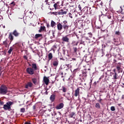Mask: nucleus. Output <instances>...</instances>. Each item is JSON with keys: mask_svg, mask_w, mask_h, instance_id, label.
Instances as JSON below:
<instances>
[{"mask_svg": "<svg viewBox=\"0 0 124 124\" xmlns=\"http://www.w3.org/2000/svg\"><path fill=\"white\" fill-rule=\"evenodd\" d=\"M102 16H106V17H107L108 19H111V14L109 13H107L106 14H104L102 12Z\"/></svg>", "mask_w": 124, "mask_h": 124, "instance_id": "obj_14", "label": "nucleus"}, {"mask_svg": "<svg viewBox=\"0 0 124 124\" xmlns=\"http://www.w3.org/2000/svg\"><path fill=\"white\" fill-rule=\"evenodd\" d=\"M4 102L3 101H0V106L4 105Z\"/></svg>", "mask_w": 124, "mask_h": 124, "instance_id": "obj_45", "label": "nucleus"}, {"mask_svg": "<svg viewBox=\"0 0 124 124\" xmlns=\"http://www.w3.org/2000/svg\"><path fill=\"white\" fill-rule=\"evenodd\" d=\"M24 124H31V123L30 122H26L24 123Z\"/></svg>", "mask_w": 124, "mask_h": 124, "instance_id": "obj_50", "label": "nucleus"}, {"mask_svg": "<svg viewBox=\"0 0 124 124\" xmlns=\"http://www.w3.org/2000/svg\"><path fill=\"white\" fill-rule=\"evenodd\" d=\"M54 10V8H50V10Z\"/></svg>", "mask_w": 124, "mask_h": 124, "instance_id": "obj_62", "label": "nucleus"}, {"mask_svg": "<svg viewBox=\"0 0 124 124\" xmlns=\"http://www.w3.org/2000/svg\"><path fill=\"white\" fill-rule=\"evenodd\" d=\"M3 44L5 46L7 47L8 44L7 41H4L3 42Z\"/></svg>", "mask_w": 124, "mask_h": 124, "instance_id": "obj_35", "label": "nucleus"}, {"mask_svg": "<svg viewBox=\"0 0 124 124\" xmlns=\"http://www.w3.org/2000/svg\"><path fill=\"white\" fill-rule=\"evenodd\" d=\"M116 69L118 71V73H122L123 72V69L121 68V66L120 65L116 66Z\"/></svg>", "mask_w": 124, "mask_h": 124, "instance_id": "obj_19", "label": "nucleus"}, {"mask_svg": "<svg viewBox=\"0 0 124 124\" xmlns=\"http://www.w3.org/2000/svg\"><path fill=\"white\" fill-rule=\"evenodd\" d=\"M30 14H31V16H33L34 15V13H33V12H31V11H30Z\"/></svg>", "mask_w": 124, "mask_h": 124, "instance_id": "obj_48", "label": "nucleus"}, {"mask_svg": "<svg viewBox=\"0 0 124 124\" xmlns=\"http://www.w3.org/2000/svg\"><path fill=\"white\" fill-rule=\"evenodd\" d=\"M102 48H105V47H106V46L105 45H102Z\"/></svg>", "mask_w": 124, "mask_h": 124, "instance_id": "obj_51", "label": "nucleus"}, {"mask_svg": "<svg viewBox=\"0 0 124 124\" xmlns=\"http://www.w3.org/2000/svg\"><path fill=\"white\" fill-rule=\"evenodd\" d=\"M78 45V42L76 43L75 42H74L73 44H72V46H73V47H74L75 46H77Z\"/></svg>", "mask_w": 124, "mask_h": 124, "instance_id": "obj_36", "label": "nucleus"}, {"mask_svg": "<svg viewBox=\"0 0 124 124\" xmlns=\"http://www.w3.org/2000/svg\"><path fill=\"white\" fill-rule=\"evenodd\" d=\"M46 94H48V91H47V90H46V92H45Z\"/></svg>", "mask_w": 124, "mask_h": 124, "instance_id": "obj_56", "label": "nucleus"}, {"mask_svg": "<svg viewBox=\"0 0 124 124\" xmlns=\"http://www.w3.org/2000/svg\"><path fill=\"white\" fill-rule=\"evenodd\" d=\"M12 33L16 37H18V36H19V35H20V33L19 32H18V31H17L16 30H14Z\"/></svg>", "mask_w": 124, "mask_h": 124, "instance_id": "obj_15", "label": "nucleus"}, {"mask_svg": "<svg viewBox=\"0 0 124 124\" xmlns=\"http://www.w3.org/2000/svg\"><path fill=\"white\" fill-rule=\"evenodd\" d=\"M32 83L31 82H28L25 86V89H29V88H31L33 86Z\"/></svg>", "mask_w": 124, "mask_h": 124, "instance_id": "obj_9", "label": "nucleus"}, {"mask_svg": "<svg viewBox=\"0 0 124 124\" xmlns=\"http://www.w3.org/2000/svg\"><path fill=\"white\" fill-rule=\"evenodd\" d=\"M72 61H76V58H72Z\"/></svg>", "mask_w": 124, "mask_h": 124, "instance_id": "obj_58", "label": "nucleus"}, {"mask_svg": "<svg viewBox=\"0 0 124 124\" xmlns=\"http://www.w3.org/2000/svg\"><path fill=\"white\" fill-rule=\"evenodd\" d=\"M122 99H124V95L122 96Z\"/></svg>", "mask_w": 124, "mask_h": 124, "instance_id": "obj_64", "label": "nucleus"}, {"mask_svg": "<svg viewBox=\"0 0 124 124\" xmlns=\"http://www.w3.org/2000/svg\"><path fill=\"white\" fill-rule=\"evenodd\" d=\"M80 92V88H78L77 90L75 91V96L77 97V96H78L79 95Z\"/></svg>", "mask_w": 124, "mask_h": 124, "instance_id": "obj_16", "label": "nucleus"}, {"mask_svg": "<svg viewBox=\"0 0 124 124\" xmlns=\"http://www.w3.org/2000/svg\"><path fill=\"white\" fill-rule=\"evenodd\" d=\"M12 51H13V47H10L9 50L8 51V54H11V52H12Z\"/></svg>", "mask_w": 124, "mask_h": 124, "instance_id": "obj_33", "label": "nucleus"}, {"mask_svg": "<svg viewBox=\"0 0 124 124\" xmlns=\"http://www.w3.org/2000/svg\"><path fill=\"white\" fill-rule=\"evenodd\" d=\"M95 108H96L97 109H100L101 106H100V104L99 103H97L95 105Z\"/></svg>", "mask_w": 124, "mask_h": 124, "instance_id": "obj_28", "label": "nucleus"}, {"mask_svg": "<svg viewBox=\"0 0 124 124\" xmlns=\"http://www.w3.org/2000/svg\"><path fill=\"white\" fill-rule=\"evenodd\" d=\"M53 66L57 67L58 65H59V61L56 60L53 62Z\"/></svg>", "mask_w": 124, "mask_h": 124, "instance_id": "obj_24", "label": "nucleus"}, {"mask_svg": "<svg viewBox=\"0 0 124 124\" xmlns=\"http://www.w3.org/2000/svg\"><path fill=\"white\" fill-rule=\"evenodd\" d=\"M8 38L9 40H10L11 42H12L14 39V37L13 36V34H12V32L9 33Z\"/></svg>", "mask_w": 124, "mask_h": 124, "instance_id": "obj_11", "label": "nucleus"}, {"mask_svg": "<svg viewBox=\"0 0 124 124\" xmlns=\"http://www.w3.org/2000/svg\"><path fill=\"white\" fill-rule=\"evenodd\" d=\"M48 58L49 61H51V60L53 59V54H52V53H49L48 55Z\"/></svg>", "mask_w": 124, "mask_h": 124, "instance_id": "obj_27", "label": "nucleus"}, {"mask_svg": "<svg viewBox=\"0 0 124 124\" xmlns=\"http://www.w3.org/2000/svg\"><path fill=\"white\" fill-rule=\"evenodd\" d=\"M74 115H75V112H71L69 115V118H73V116H74Z\"/></svg>", "mask_w": 124, "mask_h": 124, "instance_id": "obj_31", "label": "nucleus"}, {"mask_svg": "<svg viewBox=\"0 0 124 124\" xmlns=\"http://www.w3.org/2000/svg\"><path fill=\"white\" fill-rule=\"evenodd\" d=\"M35 71H34L31 67H28L26 69V72L28 74H30V75H33L35 73Z\"/></svg>", "mask_w": 124, "mask_h": 124, "instance_id": "obj_4", "label": "nucleus"}, {"mask_svg": "<svg viewBox=\"0 0 124 124\" xmlns=\"http://www.w3.org/2000/svg\"><path fill=\"white\" fill-rule=\"evenodd\" d=\"M67 96L66 98L68 100H72V97H71V95H70V93H67Z\"/></svg>", "mask_w": 124, "mask_h": 124, "instance_id": "obj_21", "label": "nucleus"}, {"mask_svg": "<svg viewBox=\"0 0 124 124\" xmlns=\"http://www.w3.org/2000/svg\"><path fill=\"white\" fill-rule=\"evenodd\" d=\"M60 75H62V77H63V76H62V75H63V73H61V74H60Z\"/></svg>", "mask_w": 124, "mask_h": 124, "instance_id": "obj_53", "label": "nucleus"}, {"mask_svg": "<svg viewBox=\"0 0 124 124\" xmlns=\"http://www.w3.org/2000/svg\"><path fill=\"white\" fill-rule=\"evenodd\" d=\"M103 1H101L100 3H99L98 4L99 5H101V7H102V6H103Z\"/></svg>", "mask_w": 124, "mask_h": 124, "instance_id": "obj_43", "label": "nucleus"}, {"mask_svg": "<svg viewBox=\"0 0 124 124\" xmlns=\"http://www.w3.org/2000/svg\"><path fill=\"white\" fill-rule=\"evenodd\" d=\"M67 13V11H64L63 9H61L59 12H50L51 15H65Z\"/></svg>", "mask_w": 124, "mask_h": 124, "instance_id": "obj_2", "label": "nucleus"}, {"mask_svg": "<svg viewBox=\"0 0 124 124\" xmlns=\"http://www.w3.org/2000/svg\"><path fill=\"white\" fill-rule=\"evenodd\" d=\"M63 106H64V104L62 103H61L56 107V109L57 110H60L61 109H62L63 108Z\"/></svg>", "mask_w": 124, "mask_h": 124, "instance_id": "obj_7", "label": "nucleus"}, {"mask_svg": "<svg viewBox=\"0 0 124 124\" xmlns=\"http://www.w3.org/2000/svg\"><path fill=\"white\" fill-rule=\"evenodd\" d=\"M85 39H86V40H89L90 39H89V37H85Z\"/></svg>", "mask_w": 124, "mask_h": 124, "instance_id": "obj_52", "label": "nucleus"}, {"mask_svg": "<svg viewBox=\"0 0 124 124\" xmlns=\"http://www.w3.org/2000/svg\"><path fill=\"white\" fill-rule=\"evenodd\" d=\"M98 102L99 103H100V104H102V102H101V101H102V99H101L100 97V99L98 100Z\"/></svg>", "mask_w": 124, "mask_h": 124, "instance_id": "obj_46", "label": "nucleus"}, {"mask_svg": "<svg viewBox=\"0 0 124 124\" xmlns=\"http://www.w3.org/2000/svg\"><path fill=\"white\" fill-rule=\"evenodd\" d=\"M43 81L46 86L49 85V78L47 77H44Z\"/></svg>", "mask_w": 124, "mask_h": 124, "instance_id": "obj_10", "label": "nucleus"}, {"mask_svg": "<svg viewBox=\"0 0 124 124\" xmlns=\"http://www.w3.org/2000/svg\"><path fill=\"white\" fill-rule=\"evenodd\" d=\"M23 58H24V60H26V61H28V57H27V56L24 55L23 56Z\"/></svg>", "mask_w": 124, "mask_h": 124, "instance_id": "obj_47", "label": "nucleus"}, {"mask_svg": "<svg viewBox=\"0 0 124 124\" xmlns=\"http://www.w3.org/2000/svg\"><path fill=\"white\" fill-rule=\"evenodd\" d=\"M73 49L74 51V53H77V51H78V49L77 48V47H75V46H73Z\"/></svg>", "mask_w": 124, "mask_h": 124, "instance_id": "obj_32", "label": "nucleus"}, {"mask_svg": "<svg viewBox=\"0 0 124 124\" xmlns=\"http://www.w3.org/2000/svg\"><path fill=\"white\" fill-rule=\"evenodd\" d=\"M33 110H35V109H36V106L34 105L33 106Z\"/></svg>", "mask_w": 124, "mask_h": 124, "instance_id": "obj_49", "label": "nucleus"}, {"mask_svg": "<svg viewBox=\"0 0 124 124\" xmlns=\"http://www.w3.org/2000/svg\"><path fill=\"white\" fill-rule=\"evenodd\" d=\"M11 4H13V5H15V4H16L15 3V2H12V3H11Z\"/></svg>", "mask_w": 124, "mask_h": 124, "instance_id": "obj_54", "label": "nucleus"}, {"mask_svg": "<svg viewBox=\"0 0 124 124\" xmlns=\"http://www.w3.org/2000/svg\"><path fill=\"white\" fill-rule=\"evenodd\" d=\"M62 23L58 22L57 23V29L58 30V31H62Z\"/></svg>", "mask_w": 124, "mask_h": 124, "instance_id": "obj_12", "label": "nucleus"}, {"mask_svg": "<svg viewBox=\"0 0 124 124\" xmlns=\"http://www.w3.org/2000/svg\"><path fill=\"white\" fill-rule=\"evenodd\" d=\"M40 37H42V34H36L34 36L35 39H38V38H40Z\"/></svg>", "mask_w": 124, "mask_h": 124, "instance_id": "obj_22", "label": "nucleus"}, {"mask_svg": "<svg viewBox=\"0 0 124 124\" xmlns=\"http://www.w3.org/2000/svg\"><path fill=\"white\" fill-rule=\"evenodd\" d=\"M14 103L12 101L7 102L6 104L3 105V108L5 111H11L12 109H11V106L13 105Z\"/></svg>", "mask_w": 124, "mask_h": 124, "instance_id": "obj_1", "label": "nucleus"}, {"mask_svg": "<svg viewBox=\"0 0 124 124\" xmlns=\"http://www.w3.org/2000/svg\"><path fill=\"white\" fill-rule=\"evenodd\" d=\"M13 47L16 48V49H19V48H20V44H19V43H16L13 45Z\"/></svg>", "mask_w": 124, "mask_h": 124, "instance_id": "obj_25", "label": "nucleus"}, {"mask_svg": "<svg viewBox=\"0 0 124 124\" xmlns=\"http://www.w3.org/2000/svg\"><path fill=\"white\" fill-rule=\"evenodd\" d=\"M104 11H107V9H105Z\"/></svg>", "mask_w": 124, "mask_h": 124, "instance_id": "obj_63", "label": "nucleus"}, {"mask_svg": "<svg viewBox=\"0 0 124 124\" xmlns=\"http://www.w3.org/2000/svg\"><path fill=\"white\" fill-rule=\"evenodd\" d=\"M113 80H117L118 79H120V77L121 76H119L117 73H113Z\"/></svg>", "mask_w": 124, "mask_h": 124, "instance_id": "obj_8", "label": "nucleus"}, {"mask_svg": "<svg viewBox=\"0 0 124 124\" xmlns=\"http://www.w3.org/2000/svg\"><path fill=\"white\" fill-rule=\"evenodd\" d=\"M115 34L116 35H121V33L120 32V31H116Z\"/></svg>", "mask_w": 124, "mask_h": 124, "instance_id": "obj_37", "label": "nucleus"}, {"mask_svg": "<svg viewBox=\"0 0 124 124\" xmlns=\"http://www.w3.org/2000/svg\"><path fill=\"white\" fill-rule=\"evenodd\" d=\"M45 2H46V4H48V0H46Z\"/></svg>", "mask_w": 124, "mask_h": 124, "instance_id": "obj_57", "label": "nucleus"}, {"mask_svg": "<svg viewBox=\"0 0 124 124\" xmlns=\"http://www.w3.org/2000/svg\"><path fill=\"white\" fill-rule=\"evenodd\" d=\"M78 8L79 9V10L80 11H82V7H81V5L80 4L78 5Z\"/></svg>", "mask_w": 124, "mask_h": 124, "instance_id": "obj_41", "label": "nucleus"}, {"mask_svg": "<svg viewBox=\"0 0 124 124\" xmlns=\"http://www.w3.org/2000/svg\"><path fill=\"white\" fill-rule=\"evenodd\" d=\"M97 29H101V27H97Z\"/></svg>", "mask_w": 124, "mask_h": 124, "instance_id": "obj_59", "label": "nucleus"}, {"mask_svg": "<svg viewBox=\"0 0 124 124\" xmlns=\"http://www.w3.org/2000/svg\"><path fill=\"white\" fill-rule=\"evenodd\" d=\"M88 35L90 38H92L93 37V34L92 33H88Z\"/></svg>", "mask_w": 124, "mask_h": 124, "instance_id": "obj_39", "label": "nucleus"}, {"mask_svg": "<svg viewBox=\"0 0 124 124\" xmlns=\"http://www.w3.org/2000/svg\"><path fill=\"white\" fill-rule=\"evenodd\" d=\"M45 26H41L40 30H39L38 31L39 32H41L42 31H45Z\"/></svg>", "mask_w": 124, "mask_h": 124, "instance_id": "obj_26", "label": "nucleus"}, {"mask_svg": "<svg viewBox=\"0 0 124 124\" xmlns=\"http://www.w3.org/2000/svg\"><path fill=\"white\" fill-rule=\"evenodd\" d=\"M113 42L115 43H118L116 45V46H119V45H120V44H121V43H119V39H118L117 38H113Z\"/></svg>", "mask_w": 124, "mask_h": 124, "instance_id": "obj_20", "label": "nucleus"}, {"mask_svg": "<svg viewBox=\"0 0 124 124\" xmlns=\"http://www.w3.org/2000/svg\"><path fill=\"white\" fill-rule=\"evenodd\" d=\"M62 40L64 42H69V38L67 37V36L62 37Z\"/></svg>", "mask_w": 124, "mask_h": 124, "instance_id": "obj_18", "label": "nucleus"}, {"mask_svg": "<svg viewBox=\"0 0 124 124\" xmlns=\"http://www.w3.org/2000/svg\"><path fill=\"white\" fill-rule=\"evenodd\" d=\"M62 91L63 93H66L67 92V88L64 86H62Z\"/></svg>", "mask_w": 124, "mask_h": 124, "instance_id": "obj_29", "label": "nucleus"}, {"mask_svg": "<svg viewBox=\"0 0 124 124\" xmlns=\"http://www.w3.org/2000/svg\"><path fill=\"white\" fill-rule=\"evenodd\" d=\"M86 11L88 12V9H86V8H84L83 11H85V10H86Z\"/></svg>", "mask_w": 124, "mask_h": 124, "instance_id": "obj_61", "label": "nucleus"}, {"mask_svg": "<svg viewBox=\"0 0 124 124\" xmlns=\"http://www.w3.org/2000/svg\"><path fill=\"white\" fill-rule=\"evenodd\" d=\"M32 66H31V68L35 71H36V70H37V69H38V68H37V65H36V63H33L31 64Z\"/></svg>", "mask_w": 124, "mask_h": 124, "instance_id": "obj_13", "label": "nucleus"}, {"mask_svg": "<svg viewBox=\"0 0 124 124\" xmlns=\"http://www.w3.org/2000/svg\"><path fill=\"white\" fill-rule=\"evenodd\" d=\"M7 93H8L7 87L5 85H1L0 87V94L4 95Z\"/></svg>", "mask_w": 124, "mask_h": 124, "instance_id": "obj_3", "label": "nucleus"}, {"mask_svg": "<svg viewBox=\"0 0 124 124\" xmlns=\"http://www.w3.org/2000/svg\"><path fill=\"white\" fill-rule=\"evenodd\" d=\"M21 113H25L26 112V108H23L20 109Z\"/></svg>", "mask_w": 124, "mask_h": 124, "instance_id": "obj_34", "label": "nucleus"}, {"mask_svg": "<svg viewBox=\"0 0 124 124\" xmlns=\"http://www.w3.org/2000/svg\"><path fill=\"white\" fill-rule=\"evenodd\" d=\"M68 15H69V17H70V18H71V19L73 18V16H72V14H71V13H69L68 14Z\"/></svg>", "mask_w": 124, "mask_h": 124, "instance_id": "obj_44", "label": "nucleus"}, {"mask_svg": "<svg viewBox=\"0 0 124 124\" xmlns=\"http://www.w3.org/2000/svg\"><path fill=\"white\" fill-rule=\"evenodd\" d=\"M110 110L111 111H115L116 110V109L115 108V107L114 106L111 107Z\"/></svg>", "mask_w": 124, "mask_h": 124, "instance_id": "obj_38", "label": "nucleus"}, {"mask_svg": "<svg viewBox=\"0 0 124 124\" xmlns=\"http://www.w3.org/2000/svg\"><path fill=\"white\" fill-rule=\"evenodd\" d=\"M56 98V94H52L50 98L49 99L51 101H52V102L55 101V99Z\"/></svg>", "mask_w": 124, "mask_h": 124, "instance_id": "obj_17", "label": "nucleus"}, {"mask_svg": "<svg viewBox=\"0 0 124 124\" xmlns=\"http://www.w3.org/2000/svg\"><path fill=\"white\" fill-rule=\"evenodd\" d=\"M87 73H88V72L86 69H84L82 71V79H83V80L87 79V76H88V75H87Z\"/></svg>", "mask_w": 124, "mask_h": 124, "instance_id": "obj_6", "label": "nucleus"}, {"mask_svg": "<svg viewBox=\"0 0 124 124\" xmlns=\"http://www.w3.org/2000/svg\"><path fill=\"white\" fill-rule=\"evenodd\" d=\"M31 81L32 83L34 84V85H36L37 83V78H32Z\"/></svg>", "mask_w": 124, "mask_h": 124, "instance_id": "obj_23", "label": "nucleus"}, {"mask_svg": "<svg viewBox=\"0 0 124 124\" xmlns=\"http://www.w3.org/2000/svg\"><path fill=\"white\" fill-rule=\"evenodd\" d=\"M56 22H55V21H51V27H52V28H54V26H56Z\"/></svg>", "mask_w": 124, "mask_h": 124, "instance_id": "obj_30", "label": "nucleus"}, {"mask_svg": "<svg viewBox=\"0 0 124 124\" xmlns=\"http://www.w3.org/2000/svg\"><path fill=\"white\" fill-rule=\"evenodd\" d=\"M113 72H114V73H117L116 72V69H114V70H113Z\"/></svg>", "mask_w": 124, "mask_h": 124, "instance_id": "obj_60", "label": "nucleus"}, {"mask_svg": "<svg viewBox=\"0 0 124 124\" xmlns=\"http://www.w3.org/2000/svg\"><path fill=\"white\" fill-rule=\"evenodd\" d=\"M54 8H55V10H57V7L58 6V4L57 3H55L53 5Z\"/></svg>", "mask_w": 124, "mask_h": 124, "instance_id": "obj_40", "label": "nucleus"}, {"mask_svg": "<svg viewBox=\"0 0 124 124\" xmlns=\"http://www.w3.org/2000/svg\"><path fill=\"white\" fill-rule=\"evenodd\" d=\"M63 29L65 31H68L69 28V26L67 25V21L66 20H64L63 21L62 24Z\"/></svg>", "mask_w": 124, "mask_h": 124, "instance_id": "obj_5", "label": "nucleus"}, {"mask_svg": "<svg viewBox=\"0 0 124 124\" xmlns=\"http://www.w3.org/2000/svg\"><path fill=\"white\" fill-rule=\"evenodd\" d=\"M124 18H122V19L120 20V22H124Z\"/></svg>", "mask_w": 124, "mask_h": 124, "instance_id": "obj_55", "label": "nucleus"}, {"mask_svg": "<svg viewBox=\"0 0 124 124\" xmlns=\"http://www.w3.org/2000/svg\"><path fill=\"white\" fill-rule=\"evenodd\" d=\"M51 115L52 116H56V115H57V113L54 111L53 112H51Z\"/></svg>", "mask_w": 124, "mask_h": 124, "instance_id": "obj_42", "label": "nucleus"}]
</instances>
